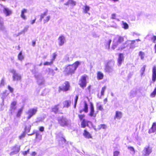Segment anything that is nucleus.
<instances>
[{
	"label": "nucleus",
	"mask_w": 156,
	"mask_h": 156,
	"mask_svg": "<svg viewBox=\"0 0 156 156\" xmlns=\"http://www.w3.org/2000/svg\"><path fill=\"white\" fill-rule=\"evenodd\" d=\"M76 70V67H75L74 64L71 65H69L65 68L63 72L65 75L68 76L69 75H72L74 73Z\"/></svg>",
	"instance_id": "obj_1"
},
{
	"label": "nucleus",
	"mask_w": 156,
	"mask_h": 156,
	"mask_svg": "<svg viewBox=\"0 0 156 156\" xmlns=\"http://www.w3.org/2000/svg\"><path fill=\"white\" fill-rule=\"evenodd\" d=\"M70 87L69 82L68 81H66L61 86L59 87L58 91L59 92L62 91H66L69 90Z\"/></svg>",
	"instance_id": "obj_2"
},
{
	"label": "nucleus",
	"mask_w": 156,
	"mask_h": 156,
	"mask_svg": "<svg viewBox=\"0 0 156 156\" xmlns=\"http://www.w3.org/2000/svg\"><path fill=\"white\" fill-rule=\"evenodd\" d=\"M87 77L86 75L83 76H81L79 80V85L82 88H84L87 86V82L86 79Z\"/></svg>",
	"instance_id": "obj_3"
},
{
	"label": "nucleus",
	"mask_w": 156,
	"mask_h": 156,
	"mask_svg": "<svg viewBox=\"0 0 156 156\" xmlns=\"http://www.w3.org/2000/svg\"><path fill=\"white\" fill-rule=\"evenodd\" d=\"M58 122L62 126L65 127L69 125L68 120L63 116L58 119Z\"/></svg>",
	"instance_id": "obj_4"
},
{
	"label": "nucleus",
	"mask_w": 156,
	"mask_h": 156,
	"mask_svg": "<svg viewBox=\"0 0 156 156\" xmlns=\"http://www.w3.org/2000/svg\"><path fill=\"white\" fill-rule=\"evenodd\" d=\"M140 41L139 39H137L135 40H131V41H127L125 43L126 44L127 42H129L130 43H129L128 45L129 46V48H134L135 47L137 46V44L136 42H138Z\"/></svg>",
	"instance_id": "obj_5"
},
{
	"label": "nucleus",
	"mask_w": 156,
	"mask_h": 156,
	"mask_svg": "<svg viewBox=\"0 0 156 156\" xmlns=\"http://www.w3.org/2000/svg\"><path fill=\"white\" fill-rule=\"evenodd\" d=\"M11 72L13 74L12 80L13 81H19L21 80V76L17 73L15 70H11Z\"/></svg>",
	"instance_id": "obj_6"
},
{
	"label": "nucleus",
	"mask_w": 156,
	"mask_h": 156,
	"mask_svg": "<svg viewBox=\"0 0 156 156\" xmlns=\"http://www.w3.org/2000/svg\"><path fill=\"white\" fill-rule=\"evenodd\" d=\"M37 111V108H33L29 109L27 112V114L28 115L27 119H30L33 115L36 114Z\"/></svg>",
	"instance_id": "obj_7"
},
{
	"label": "nucleus",
	"mask_w": 156,
	"mask_h": 156,
	"mask_svg": "<svg viewBox=\"0 0 156 156\" xmlns=\"http://www.w3.org/2000/svg\"><path fill=\"white\" fill-rule=\"evenodd\" d=\"M124 60V57L123 54L122 53H119L118 55V58L117 59L118 65L120 66Z\"/></svg>",
	"instance_id": "obj_8"
},
{
	"label": "nucleus",
	"mask_w": 156,
	"mask_h": 156,
	"mask_svg": "<svg viewBox=\"0 0 156 156\" xmlns=\"http://www.w3.org/2000/svg\"><path fill=\"white\" fill-rule=\"evenodd\" d=\"M124 41V38L123 37L119 36L118 39L116 44H113L112 48L114 49L119 44L122 43Z\"/></svg>",
	"instance_id": "obj_9"
},
{
	"label": "nucleus",
	"mask_w": 156,
	"mask_h": 156,
	"mask_svg": "<svg viewBox=\"0 0 156 156\" xmlns=\"http://www.w3.org/2000/svg\"><path fill=\"white\" fill-rule=\"evenodd\" d=\"M20 145H16L12 148V152L10 153V155H13L18 153L20 150Z\"/></svg>",
	"instance_id": "obj_10"
},
{
	"label": "nucleus",
	"mask_w": 156,
	"mask_h": 156,
	"mask_svg": "<svg viewBox=\"0 0 156 156\" xmlns=\"http://www.w3.org/2000/svg\"><path fill=\"white\" fill-rule=\"evenodd\" d=\"M88 115L90 117H95L96 116V114L94 112V106L92 103H91L90 104V111Z\"/></svg>",
	"instance_id": "obj_11"
},
{
	"label": "nucleus",
	"mask_w": 156,
	"mask_h": 156,
	"mask_svg": "<svg viewBox=\"0 0 156 156\" xmlns=\"http://www.w3.org/2000/svg\"><path fill=\"white\" fill-rule=\"evenodd\" d=\"M151 149L149 147H145L143 151V154L145 156L149 155L151 152Z\"/></svg>",
	"instance_id": "obj_12"
},
{
	"label": "nucleus",
	"mask_w": 156,
	"mask_h": 156,
	"mask_svg": "<svg viewBox=\"0 0 156 156\" xmlns=\"http://www.w3.org/2000/svg\"><path fill=\"white\" fill-rule=\"evenodd\" d=\"M3 11L5 15L6 16H9L12 13L11 10L9 9L8 8L5 7L4 8Z\"/></svg>",
	"instance_id": "obj_13"
},
{
	"label": "nucleus",
	"mask_w": 156,
	"mask_h": 156,
	"mask_svg": "<svg viewBox=\"0 0 156 156\" xmlns=\"http://www.w3.org/2000/svg\"><path fill=\"white\" fill-rule=\"evenodd\" d=\"M90 122L89 121H87L85 119L81 121V127L83 128H85L86 126H88V123Z\"/></svg>",
	"instance_id": "obj_14"
},
{
	"label": "nucleus",
	"mask_w": 156,
	"mask_h": 156,
	"mask_svg": "<svg viewBox=\"0 0 156 156\" xmlns=\"http://www.w3.org/2000/svg\"><path fill=\"white\" fill-rule=\"evenodd\" d=\"M156 130V122H154L152 123L151 127L149 130L148 133H154Z\"/></svg>",
	"instance_id": "obj_15"
},
{
	"label": "nucleus",
	"mask_w": 156,
	"mask_h": 156,
	"mask_svg": "<svg viewBox=\"0 0 156 156\" xmlns=\"http://www.w3.org/2000/svg\"><path fill=\"white\" fill-rule=\"evenodd\" d=\"M59 104H58L55 105L51 108V112H53L55 114H56L59 111Z\"/></svg>",
	"instance_id": "obj_16"
},
{
	"label": "nucleus",
	"mask_w": 156,
	"mask_h": 156,
	"mask_svg": "<svg viewBox=\"0 0 156 156\" xmlns=\"http://www.w3.org/2000/svg\"><path fill=\"white\" fill-rule=\"evenodd\" d=\"M156 80V68L155 66L153 67L152 80L153 82Z\"/></svg>",
	"instance_id": "obj_17"
},
{
	"label": "nucleus",
	"mask_w": 156,
	"mask_h": 156,
	"mask_svg": "<svg viewBox=\"0 0 156 156\" xmlns=\"http://www.w3.org/2000/svg\"><path fill=\"white\" fill-rule=\"evenodd\" d=\"M23 108V106L18 110L16 115V116L17 117L20 118V117L22 114Z\"/></svg>",
	"instance_id": "obj_18"
},
{
	"label": "nucleus",
	"mask_w": 156,
	"mask_h": 156,
	"mask_svg": "<svg viewBox=\"0 0 156 156\" xmlns=\"http://www.w3.org/2000/svg\"><path fill=\"white\" fill-rule=\"evenodd\" d=\"M27 12V9H23L21 11L20 16L24 20H25L27 19L26 16L24 15V13H26Z\"/></svg>",
	"instance_id": "obj_19"
},
{
	"label": "nucleus",
	"mask_w": 156,
	"mask_h": 156,
	"mask_svg": "<svg viewBox=\"0 0 156 156\" xmlns=\"http://www.w3.org/2000/svg\"><path fill=\"white\" fill-rule=\"evenodd\" d=\"M58 39L59 41V44L60 46L62 45L64 42L65 37L63 36L59 37Z\"/></svg>",
	"instance_id": "obj_20"
},
{
	"label": "nucleus",
	"mask_w": 156,
	"mask_h": 156,
	"mask_svg": "<svg viewBox=\"0 0 156 156\" xmlns=\"http://www.w3.org/2000/svg\"><path fill=\"white\" fill-rule=\"evenodd\" d=\"M17 102L16 101H12L11 104L10 111H11L14 110L16 109V104Z\"/></svg>",
	"instance_id": "obj_21"
},
{
	"label": "nucleus",
	"mask_w": 156,
	"mask_h": 156,
	"mask_svg": "<svg viewBox=\"0 0 156 156\" xmlns=\"http://www.w3.org/2000/svg\"><path fill=\"white\" fill-rule=\"evenodd\" d=\"M66 5H71L72 6L75 5H76V2L73 0H69L65 4Z\"/></svg>",
	"instance_id": "obj_22"
},
{
	"label": "nucleus",
	"mask_w": 156,
	"mask_h": 156,
	"mask_svg": "<svg viewBox=\"0 0 156 156\" xmlns=\"http://www.w3.org/2000/svg\"><path fill=\"white\" fill-rule=\"evenodd\" d=\"M122 116V113L121 112L119 111H116L115 115L114 117L115 119L117 118L118 119H120Z\"/></svg>",
	"instance_id": "obj_23"
},
{
	"label": "nucleus",
	"mask_w": 156,
	"mask_h": 156,
	"mask_svg": "<svg viewBox=\"0 0 156 156\" xmlns=\"http://www.w3.org/2000/svg\"><path fill=\"white\" fill-rule=\"evenodd\" d=\"M103 74L100 72H98L97 73V79L99 80L102 79L103 78Z\"/></svg>",
	"instance_id": "obj_24"
},
{
	"label": "nucleus",
	"mask_w": 156,
	"mask_h": 156,
	"mask_svg": "<svg viewBox=\"0 0 156 156\" xmlns=\"http://www.w3.org/2000/svg\"><path fill=\"white\" fill-rule=\"evenodd\" d=\"M83 135L84 136H91L90 133L86 129L84 130Z\"/></svg>",
	"instance_id": "obj_25"
},
{
	"label": "nucleus",
	"mask_w": 156,
	"mask_h": 156,
	"mask_svg": "<svg viewBox=\"0 0 156 156\" xmlns=\"http://www.w3.org/2000/svg\"><path fill=\"white\" fill-rule=\"evenodd\" d=\"M9 94L7 92V90H6L3 91L1 94L2 98L3 99H5Z\"/></svg>",
	"instance_id": "obj_26"
},
{
	"label": "nucleus",
	"mask_w": 156,
	"mask_h": 156,
	"mask_svg": "<svg viewBox=\"0 0 156 156\" xmlns=\"http://www.w3.org/2000/svg\"><path fill=\"white\" fill-rule=\"evenodd\" d=\"M112 42L111 39H109L108 41L105 42V45L106 48L109 49L110 48V45Z\"/></svg>",
	"instance_id": "obj_27"
},
{
	"label": "nucleus",
	"mask_w": 156,
	"mask_h": 156,
	"mask_svg": "<svg viewBox=\"0 0 156 156\" xmlns=\"http://www.w3.org/2000/svg\"><path fill=\"white\" fill-rule=\"evenodd\" d=\"M83 111L85 113H87L88 112V106L86 102L84 103V108L83 109Z\"/></svg>",
	"instance_id": "obj_28"
},
{
	"label": "nucleus",
	"mask_w": 156,
	"mask_h": 156,
	"mask_svg": "<svg viewBox=\"0 0 156 156\" xmlns=\"http://www.w3.org/2000/svg\"><path fill=\"white\" fill-rule=\"evenodd\" d=\"M48 11L47 10L44 12L43 13L41 14L40 15V20L41 21L42 19L44 18V17L46 16L48 14Z\"/></svg>",
	"instance_id": "obj_29"
},
{
	"label": "nucleus",
	"mask_w": 156,
	"mask_h": 156,
	"mask_svg": "<svg viewBox=\"0 0 156 156\" xmlns=\"http://www.w3.org/2000/svg\"><path fill=\"white\" fill-rule=\"evenodd\" d=\"M70 101L68 100L64 101L63 102L64 107L68 108L70 105Z\"/></svg>",
	"instance_id": "obj_30"
},
{
	"label": "nucleus",
	"mask_w": 156,
	"mask_h": 156,
	"mask_svg": "<svg viewBox=\"0 0 156 156\" xmlns=\"http://www.w3.org/2000/svg\"><path fill=\"white\" fill-rule=\"evenodd\" d=\"M90 7L89 6L85 5L84 6V8L83 9V11L85 13H87L89 10Z\"/></svg>",
	"instance_id": "obj_31"
},
{
	"label": "nucleus",
	"mask_w": 156,
	"mask_h": 156,
	"mask_svg": "<svg viewBox=\"0 0 156 156\" xmlns=\"http://www.w3.org/2000/svg\"><path fill=\"white\" fill-rule=\"evenodd\" d=\"M78 116L80 119V120L81 121L83 120L84 119H85V115L84 114H79L78 115Z\"/></svg>",
	"instance_id": "obj_32"
},
{
	"label": "nucleus",
	"mask_w": 156,
	"mask_h": 156,
	"mask_svg": "<svg viewBox=\"0 0 156 156\" xmlns=\"http://www.w3.org/2000/svg\"><path fill=\"white\" fill-rule=\"evenodd\" d=\"M18 58L20 60H22L24 58V57L22 55V52L21 51L20 52L18 55Z\"/></svg>",
	"instance_id": "obj_33"
},
{
	"label": "nucleus",
	"mask_w": 156,
	"mask_h": 156,
	"mask_svg": "<svg viewBox=\"0 0 156 156\" xmlns=\"http://www.w3.org/2000/svg\"><path fill=\"white\" fill-rule=\"evenodd\" d=\"M156 95V87H155L153 91L151 94L150 96L152 98L154 97Z\"/></svg>",
	"instance_id": "obj_34"
},
{
	"label": "nucleus",
	"mask_w": 156,
	"mask_h": 156,
	"mask_svg": "<svg viewBox=\"0 0 156 156\" xmlns=\"http://www.w3.org/2000/svg\"><path fill=\"white\" fill-rule=\"evenodd\" d=\"M30 125H29L28 126H26L25 127L24 131H26L27 133H28L30 131Z\"/></svg>",
	"instance_id": "obj_35"
},
{
	"label": "nucleus",
	"mask_w": 156,
	"mask_h": 156,
	"mask_svg": "<svg viewBox=\"0 0 156 156\" xmlns=\"http://www.w3.org/2000/svg\"><path fill=\"white\" fill-rule=\"evenodd\" d=\"M5 84V81L4 80V78H2L0 82V87H2L4 86Z\"/></svg>",
	"instance_id": "obj_36"
},
{
	"label": "nucleus",
	"mask_w": 156,
	"mask_h": 156,
	"mask_svg": "<svg viewBox=\"0 0 156 156\" xmlns=\"http://www.w3.org/2000/svg\"><path fill=\"white\" fill-rule=\"evenodd\" d=\"M139 55L140 57V58L141 59H143L144 58V52L142 51H140L139 53Z\"/></svg>",
	"instance_id": "obj_37"
},
{
	"label": "nucleus",
	"mask_w": 156,
	"mask_h": 156,
	"mask_svg": "<svg viewBox=\"0 0 156 156\" xmlns=\"http://www.w3.org/2000/svg\"><path fill=\"white\" fill-rule=\"evenodd\" d=\"M146 65H144L141 68L140 71L141 72V75H143L144 73V72L145 69V68L146 67Z\"/></svg>",
	"instance_id": "obj_38"
},
{
	"label": "nucleus",
	"mask_w": 156,
	"mask_h": 156,
	"mask_svg": "<svg viewBox=\"0 0 156 156\" xmlns=\"http://www.w3.org/2000/svg\"><path fill=\"white\" fill-rule=\"evenodd\" d=\"M53 62L52 61H51L50 62H46L43 63V65L44 66H49L53 64Z\"/></svg>",
	"instance_id": "obj_39"
},
{
	"label": "nucleus",
	"mask_w": 156,
	"mask_h": 156,
	"mask_svg": "<svg viewBox=\"0 0 156 156\" xmlns=\"http://www.w3.org/2000/svg\"><path fill=\"white\" fill-rule=\"evenodd\" d=\"M122 25L123 26V28L125 29H127L128 28L129 25L126 23L123 22Z\"/></svg>",
	"instance_id": "obj_40"
},
{
	"label": "nucleus",
	"mask_w": 156,
	"mask_h": 156,
	"mask_svg": "<svg viewBox=\"0 0 156 156\" xmlns=\"http://www.w3.org/2000/svg\"><path fill=\"white\" fill-rule=\"evenodd\" d=\"M50 16H47L45 19H44V23L47 22L50 20Z\"/></svg>",
	"instance_id": "obj_41"
},
{
	"label": "nucleus",
	"mask_w": 156,
	"mask_h": 156,
	"mask_svg": "<svg viewBox=\"0 0 156 156\" xmlns=\"http://www.w3.org/2000/svg\"><path fill=\"white\" fill-rule=\"evenodd\" d=\"M106 88L105 86H104L102 88L101 91V95H103L104 94V92Z\"/></svg>",
	"instance_id": "obj_42"
},
{
	"label": "nucleus",
	"mask_w": 156,
	"mask_h": 156,
	"mask_svg": "<svg viewBox=\"0 0 156 156\" xmlns=\"http://www.w3.org/2000/svg\"><path fill=\"white\" fill-rule=\"evenodd\" d=\"M128 149L131 152H133V153H134V148L132 147H128Z\"/></svg>",
	"instance_id": "obj_43"
},
{
	"label": "nucleus",
	"mask_w": 156,
	"mask_h": 156,
	"mask_svg": "<svg viewBox=\"0 0 156 156\" xmlns=\"http://www.w3.org/2000/svg\"><path fill=\"white\" fill-rule=\"evenodd\" d=\"M4 29L3 23L0 21V29L2 30Z\"/></svg>",
	"instance_id": "obj_44"
},
{
	"label": "nucleus",
	"mask_w": 156,
	"mask_h": 156,
	"mask_svg": "<svg viewBox=\"0 0 156 156\" xmlns=\"http://www.w3.org/2000/svg\"><path fill=\"white\" fill-rule=\"evenodd\" d=\"M7 87L10 92L12 93L13 92V88L11 87L9 85H8L7 86Z\"/></svg>",
	"instance_id": "obj_45"
},
{
	"label": "nucleus",
	"mask_w": 156,
	"mask_h": 156,
	"mask_svg": "<svg viewBox=\"0 0 156 156\" xmlns=\"http://www.w3.org/2000/svg\"><path fill=\"white\" fill-rule=\"evenodd\" d=\"M151 40L153 43H155L156 40V36H154L151 38Z\"/></svg>",
	"instance_id": "obj_46"
},
{
	"label": "nucleus",
	"mask_w": 156,
	"mask_h": 156,
	"mask_svg": "<svg viewBox=\"0 0 156 156\" xmlns=\"http://www.w3.org/2000/svg\"><path fill=\"white\" fill-rule=\"evenodd\" d=\"M74 64L75 67H76V69L78 67V65L80 64V62L78 61H76Z\"/></svg>",
	"instance_id": "obj_47"
},
{
	"label": "nucleus",
	"mask_w": 156,
	"mask_h": 156,
	"mask_svg": "<svg viewBox=\"0 0 156 156\" xmlns=\"http://www.w3.org/2000/svg\"><path fill=\"white\" fill-rule=\"evenodd\" d=\"M56 55H57L55 53H54L52 57V58L51 60V61H52L53 62L54 61Z\"/></svg>",
	"instance_id": "obj_48"
},
{
	"label": "nucleus",
	"mask_w": 156,
	"mask_h": 156,
	"mask_svg": "<svg viewBox=\"0 0 156 156\" xmlns=\"http://www.w3.org/2000/svg\"><path fill=\"white\" fill-rule=\"evenodd\" d=\"M119 152L118 151H115L114 152V156H118L119 154Z\"/></svg>",
	"instance_id": "obj_49"
},
{
	"label": "nucleus",
	"mask_w": 156,
	"mask_h": 156,
	"mask_svg": "<svg viewBox=\"0 0 156 156\" xmlns=\"http://www.w3.org/2000/svg\"><path fill=\"white\" fill-rule=\"evenodd\" d=\"M41 137H36L35 141L36 142H39L40 140H41Z\"/></svg>",
	"instance_id": "obj_50"
},
{
	"label": "nucleus",
	"mask_w": 156,
	"mask_h": 156,
	"mask_svg": "<svg viewBox=\"0 0 156 156\" xmlns=\"http://www.w3.org/2000/svg\"><path fill=\"white\" fill-rule=\"evenodd\" d=\"M27 133V132L24 131L22 133L20 136H25L26 135Z\"/></svg>",
	"instance_id": "obj_51"
},
{
	"label": "nucleus",
	"mask_w": 156,
	"mask_h": 156,
	"mask_svg": "<svg viewBox=\"0 0 156 156\" xmlns=\"http://www.w3.org/2000/svg\"><path fill=\"white\" fill-rule=\"evenodd\" d=\"M111 19H116V15L115 14L113 13L112 14Z\"/></svg>",
	"instance_id": "obj_52"
},
{
	"label": "nucleus",
	"mask_w": 156,
	"mask_h": 156,
	"mask_svg": "<svg viewBox=\"0 0 156 156\" xmlns=\"http://www.w3.org/2000/svg\"><path fill=\"white\" fill-rule=\"evenodd\" d=\"M39 130L41 132H43L44 130V128L42 126H40L39 128Z\"/></svg>",
	"instance_id": "obj_53"
},
{
	"label": "nucleus",
	"mask_w": 156,
	"mask_h": 156,
	"mask_svg": "<svg viewBox=\"0 0 156 156\" xmlns=\"http://www.w3.org/2000/svg\"><path fill=\"white\" fill-rule=\"evenodd\" d=\"M98 109L102 111L103 110V108L101 105H100L98 107Z\"/></svg>",
	"instance_id": "obj_54"
},
{
	"label": "nucleus",
	"mask_w": 156,
	"mask_h": 156,
	"mask_svg": "<svg viewBox=\"0 0 156 156\" xmlns=\"http://www.w3.org/2000/svg\"><path fill=\"white\" fill-rule=\"evenodd\" d=\"M29 149H28L27 151H23V154L24 155H26L27 153L29 152Z\"/></svg>",
	"instance_id": "obj_55"
},
{
	"label": "nucleus",
	"mask_w": 156,
	"mask_h": 156,
	"mask_svg": "<svg viewBox=\"0 0 156 156\" xmlns=\"http://www.w3.org/2000/svg\"><path fill=\"white\" fill-rule=\"evenodd\" d=\"M106 128V126L105 124H101L100 125V128L105 129Z\"/></svg>",
	"instance_id": "obj_56"
},
{
	"label": "nucleus",
	"mask_w": 156,
	"mask_h": 156,
	"mask_svg": "<svg viewBox=\"0 0 156 156\" xmlns=\"http://www.w3.org/2000/svg\"><path fill=\"white\" fill-rule=\"evenodd\" d=\"M78 95H76L75 98V105H76L78 99Z\"/></svg>",
	"instance_id": "obj_57"
},
{
	"label": "nucleus",
	"mask_w": 156,
	"mask_h": 156,
	"mask_svg": "<svg viewBox=\"0 0 156 156\" xmlns=\"http://www.w3.org/2000/svg\"><path fill=\"white\" fill-rule=\"evenodd\" d=\"M36 153L34 151L31 153V155L33 156H34L36 155Z\"/></svg>",
	"instance_id": "obj_58"
},
{
	"label": "nucleus",
	"mask_w": 156,
	"mask_h": 156,
	"mask_svg": "<svg viewBox=\"0 0 156 156\" xmlns=\"http://www.w3.org/2000/svg\"><path fill=\"white\" fill-rule=\"evenodd\" d=\"M32 46H34L36 44V41H32Z\"/></svg>",
	"instance_id": "obj_59"
},
{
	"label": "nucleus",
	"mask_w": 156,
	"mask_h": 156,
	"mask_svg": "<svg viewBox=\"0 0 156 156\" xmlns=\"http://www.w3.org/2000/svg\"><path fill=\"white\" fill-rule=\"evenodd\" d=\"M36 20V18H35L34 19L32 20L31 21V23L32 24H33L35 22V21Z\"/></svg>",
	"instance_id": "obj_60"
},
{
	"label": "nucleus",
	"mask_w": 156,
	"mask_h": 156,
	"mask_svg": "<svg viewBox=\"0 0 156 156\" xmlns=\"http://www.w3.org/2000/svg\"><path fill=\"white\" fill-rule=\"evenodd\" d=\"M33 134H35V135L36 136H38L39 135V133H38L37 132H34Z\"/></svg>",
	"instance_id": "obj_61"
},
{
	"label": "nucleus",
	"mask_w": 156,
	"mask_h": 156,
	"mask_svg": "<svg viewBox=\"0 0 156 156\" xmlns=\"http://www.w3.org/2000/svg\"><path fill=\"white\" fill-rule=\"evenodd\" d=\"M107 101H108L107 98H105L104 100V103L106 104V102H107Z\"/></svg>",
	"instance_id": "obj_62"
},
{
	"label": "nucleus",
	"mask_w": 156,
	"mask_h": 156,
	"mask_svg": "<svg viewBox=\"0 0 156 156\" xmlns=\"http://www.w3.org/2000/svg\"><path fill=\"white\" fill-rule=\"evenodd\" d=\"M91 87V85H89L87 87V89L88 90L89 92H90V88Z\"/></svg>",
	"instance_id": "obj_63"
},
{
	"label": "nucleus",
	"mask_w": 156,
	"mask_h": 156,
	"mask_svg": "<svg viewBox=\"0 0 156 156\" xmlns=\"http://www.w3.org/2000/svg\"><path fill=\"white\" fill-rule=\"evenodd\" d=\"M154 48L155 50L154 53H156V44L154 45Z\"/></svg>",
	"instance_id": "obj_64"
}]
</instances>
